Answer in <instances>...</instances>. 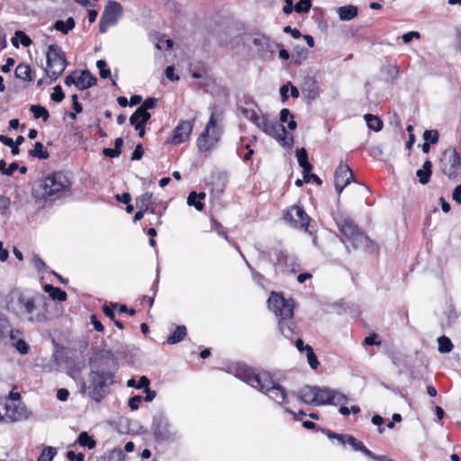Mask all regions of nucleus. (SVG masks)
<instances>
[{
	"label": "nucleus",
	"instance_id": "obj_1",
	"mask_svg": "<svg viewBox=\"0 0 461 461\" xmlns=\"http://www.w3.org/2000/svg\"><path fill=\"white\" fill-rule=\"evenodd\" d=\"M46 297L41 294H31L19 289L12 290L5 297L6 310L22 320L31 322H44L47 320Z\"/></svg>",
	"mask_w": 461,
	"mask_h": 461
},
{
	"label": "nucleus",
	"instance_id": "obj_2",
	"mask_svg": "<svg viewBox=\"0 0 461 461\" xmlns=\"http://www.w3.org/2000/svg\"><path fill=\"white\" fill-rule=\"evenodd\" d=\"M112 361L114 365L117 358L111 350L103 352L95 359L91 358L89 366L91 371L89 373V384L84 389L87 390L89 397L95 402H101L109 393V386L113 384L114 372L108 371L104 368L107 361Z\"/></svg>",
	"mask_w": 461,
	"mask_h": 461
},
{
	"label": "nucleus",
	"instance_id": "obj_3",
	"mask_svg": "<svg viewBox=\"0 0 461 461\" xmlns=\"http://www.w3.org/2000/svg\"><path fill=\"white\" fill-rule=\"evenodd\" d=\"M235 376L253 388L267 394L278 404L286 402V391L285 387L276 383L267 372H257L246 366L238 367Z\"/></svg>",
	"mask_w": 461,
	"mask_h": 461
},
{
	"label": "nucleus",
	"instance_id": "obj_4",
	"mask_svg": "<svg viewBox=\"0 0 461 461\" xmlns=\"http://www.w3.org/2000/svg\"><path fill=\"white\" fill-rule=\"evenodd\" d=\"M71 186L67 173L54 172L37 181L32 186V195L36 200L55 201L67 194Z\"/></svg>",
	"mask_w": 461,
	"mask_h": 461
},
{
	"label": "nucleus",
	"instance_id": "obj_5",
	"mask_svg": "<svg viewBox=\"0 0 461 461\" xmlns=\"http://www.w3.org/2000/svg\"><path fill=\"white\" fill-rule=\"evenodd\" d=\"M268 308L279 319L280 332L287 339L291 338L296 328L294 321V303L292 300L285 299L281 294L273 292L267 301Z\"/></svg>",
	"mask_w": 461,
	"mask_h": 461
},
{
	"label": "nucleus",
	"instance_id": "obj_6",
	"mask_svg": "<svg viewBox=\"0 0 461 461\" xmlns=\"http://www.w3.org/2000/svg\"><path fill=\"white\" fill-rule=\"evenodd\" d=\"M334 220L344 238L341 239L342 242L349 243L354 249L364 250L372 245L369 238L358 229L352 220L342 215L335 216Z\"/></svg>",
	"mask_w": 461,
	"mask_h": 461
},
{
	"label": "nucleus",
	"instance_id": "obj_7",
	"mask_svg": "<svg viewBox=\"0 0 461 461\" xmlns=\"http://www.w3.org/2000/svg\"><path fill=\"white\" fill-rule=\"evenodd\" d=\"M221 120V114L212 110L204 131L197 139L199 151L210 150L220 140L222 133Z\"/></svg>",
	"mask_w": 461,
	"mask_h": 461
},
{
	"label": "nucleus",
	"instance_id": "obj_8",
	"mask_svg": "<svg viewBox=\"0 0 461 461\" xmlns=\"http://www.w3.org/2000/svg\"><path fill=\"white\" fill-rule=\"evenodd\" d=\"M267 135L274 138L282 146L290 148L294 144V137L289 135L285 126L276 120H270L267 115L260 114L254 123Z\"/></svg>",
	"mask_w": 461,
	"mask_h": 461
},
{
	"label": "nucleus",
	"instance_id": "obj_9",
	"mask_svg": "<svg viewBox=\"0 0 461 461\" xmlns=\"http://www.w3.org/2000/svg\"><path fill=\"white\" fill-rule=\"evenodd\" d=\"M258 250L261 259H268L276 269L283 272L295 273L300 268L298 258L294 255L288 254L282 249H274L272 252L259 249Z\"/></svg>",
	"mask_w": 461,
	"mask_h": 461
},
{
	"label": "nucleus",
	"instance_id": "obj_10",
	"mask_svg": "<svg viewBox=\"0 0 461 461\" xmlns=\"http://www.w3.org/2000/svg\"><path fill=\"white\" fill-rule=\"evenodd\" d=\"M47 56V75L56 80L63 73L67 67V61L61 54L60 48L57 45H50L48 47Z\"/></svg>",
	"mask_w": 461,
	"mask_h": 461
},
{
	"label": "nucleus",
	"instance_id": "obj_11",
	"mask_svg": "<svg viewBox=\"0 0 461 461\" xmlns=\"http://www.w3.org/2000/svg\"><path fill=\"white\" fill-rule=\"evenodd\" d=\"M30 413L23 403H14L7 400L0 401V420L16 422L28 419Z\"/></svg>",
	"mask_w": 461,
	"mask_h": 461
},
{
	"label": "nucleus",
	"instance_id": "obj_12",
	"mask_svg": "<svg viewBox=\"0 0 461 461\" xmlns=\"http://www.w3.org/2000/svg\"><path fill=\"white\" fill-rule=\"evenodd\" d=\"M151 430L158 442L173 440L176 438V431L172 429L168 419L162 413L153 417Z\"/></svg>",
	"mask_w": 461,
	"mask_h": 461
},
{
	"label": "nucleus",
	"instance_id": "obj_13",
	"mask_svg": "<svg viewBox=\"0 0 461 461\" xmlns=\"http://www.w3.org/2000/svg\"><path fill=\"white\" fill-rule=\"evenodd\" d=\"M122 15V7L120 3L109 1L106 5L99 23V31L105 33L111 26H114Z\"/></svg>",
	"mask_w": 461,
	"mask_h": 461
},
{
	"label": "nucleus",
	"instance_id": "obj_14",
	"mask_svg": "<svg viewBox=\"0 0 461 461\" xmlns=\"http://www.w3.org/2000/svg\"><path fill=\"white\" fill-rule=\"evenodd\" d=\"M441 170L450 179L457 176L461 170V156L456 149L444 151Z\"/></svg>",
	"mask_w": 461,
	"mask_h": 461
},
{
	"label": "nucleus",
	"instance_id": "obj_15",
	"mask_svg": "<svg viewBox=\"0 0 461 461\" xmlns=\"http://www.w3.org/2000/svg\"><path fill=\"white\" fill-rule=\"evenodd\" d=\"M284 220L292 227L300 229L304 231L308 230L311 221L310 216L306 213L303 207L299 205L291 206L284 214Z\"/></svg>",
	"mask_w": 461,
	"mask_h": 461
},
{
	"label": "nucleus",
	"instance_id": "obj_16",
	"mask_svg": "<svg viewBox=\"0 0 461 461\" xmlns=\"http://www.w3.org/2000/svg\"><path fill=\"white\" fill-rule=\"evenodd\" d=\"M194 128V121H181L174 129L170 143L174 145L181 144L189 139Z\"/></svg>",
	"mask_w": 461,
	"mask_h": 461
},
{
	"label": "nucleus",
	"instance_id": "obj_17",
	"mask_svg": "<svg viewBox=\"0 0 461 461\" xmlns=\"http://www.w3.org/2000/svg\"><path fill=\"white\" fill-rule=\"evenodd\" d=\"M246 41L252 42L259 52H274V47H278V44H276L269 37L262 33L249 35Z\"/></svg>",
	"mask_w": 461,
	"mask_h": 461
},
{
	"label": "nucleus",
	"instance_id": "obj_18",
	"mask_svg": "<svg viewBox=\"0 0 461 461\" xmlns=\"http://www.w3.org/2000/svg\"><path fill=\"white\" fill-rule=\"evenodd\" d=\"M154 200L152 193L146 192L136 199V207L138 210H143L146 212H150L153 214H158L159 217L161 213L157 212V210L154 206Z\"/></svg>",
	"mask_w": 461,
	"mask_h": 461
},
{
	"label": "nucleus",
	"instance_id": "obj_19",
	"mask_svg": "<svg viewBox=\"0 0 461 461\" xmlns=\"http://www.w3.org/2000/svg\"><path fill=\"white\" fill-rule=\"evenodd\" d=\"M96 82V77L89 70L78 71L76 87L78 90H86L95 86Z\"/></svg>",
	"mask_w": 461,
	"mask_h": 461
},
{
	"label": "nucleus",
	"instance_id": "obj_20",
	"mask_svg": "<svg viewBox=\"0 0 461 461\" xmlns=\"http://www.w3.org/2000/svg\"><path fill=\"white\" fill-rule=\"evenodd\" d=\"M353 179V172L347 165L340 164L334 174V183L348 185Z\"/></svg>",
	"mask_w": 461,
	"mask_h": 461
},
{
	"label": "nucleus",
	"instance_id": "obj_21",
	"mask_svg": "<svg viewBox=\"0 0 461 461\" xmlns=\"http://www.w3.org/2000/svg\"><path fill=\"white\" fill-rule=\"evenodd\" d=\"M294 393L303 402L315 405L316 386L305 385Z\"/></svg>",
	"mask_w": 461,
	"mask_h": 461
},
{
	"label": "nucleus",
	"instance_id": "obj_22",
	"mask_svg": "<svg viewBox=\"0 0 461 461\" xmlns=\"http://www.w3.org/2000/svg\"><path fill=\"white\" fill-rule=\"evenodd\" d=\"M296 158L299 166L303 168V174L305 183L309 182V173L312 170V165L308 161V154L304 148L296 151Z\"/></svg>",
	"mask_w": 461,
	"mask_h": 461
},
{
	"label": "nucleus",
	"instance_id": "obj_23",
	"mask_svg": "<svg viewBox=\"0 0 461 461\" xmlns=\"http://www.w3.org/2000/svg\"><path fill=\"white\" fill-rule=\"evenodd\" d=\"M151 115L149 112L137 108L131 115L129 121L135 129H139L140 126L146 125Z\"/></svg>",
	"mask_w": 461,
	"mask_h": 461
},
{
	"label": "nucleus",
	"instance_id": "obj_24",
	"mask_svg": "<svg viewBox=\"0 0 461 461\" xmlns=\"http://www.w3.org/2000/svg\"><path fill=\"white\" fill-rule=\"evenodd\" d=\"M332 388L316 386L315 405H329Z\"/></svg>",
	"mask_w": 461,
	"mask_h": 461
},
{
	"label": "nucleus",
	"instance_id": "obj_25",
	"mask_svg": "<svg viewBox=\"0 0 461 461\" xmlns=\"http://www.w3.org/2000/svg\"><path fill=\"white\" fill-rule=\"evenodd\" d=\"M347 444H348L355 451H360L365 456H369L371 458H375L376 456L372 451H370L361 441L357 440L353 436H347L346 438Z\"/></svg>",
	"mask_w": 461,
	"mask_h": 461
},
{
	"label": "nucleus",
	"instance_id": "obj_26",
	"mask_svg": "<svg viewBox=\"0 0 461 461\" xmlns=\"http://www.w3.org/2000/svg\"><path fill=\"white\" fill-rule=\"evenodd\" d=\"M337 13L341 21H350L357 15V7L351 5L341 6Z\"/></svg>",
	"mask_w": 461,
	"mask_h": 461
},
{
	"label": "nucleus",
	"instance_id": "obj_27",
	"mask_svg": "<svg viewBox=\"0 0 461 461\" xmlns=\"http://www.w3.org/2000/svg\"><path fill=\"white\" fill-rule=\"evenodd\" d=\"M205 193H196L194 191H192L187 197V204L189 206H194L197 211H203V203H202V200L205 198Z\"/></svg>",
	"mask_w": 461,
	"mask_h": 461
},
{
	"label": "nucleus",
	"instance_id": "obj_28",
	"mask_svg": "<svg viewBox=\"0 0 461 461\" xmlns=\"http://www.w3.org/2000/svg\"><path fill=\"white\" fill-rule=\"evenodd\" d=\"M43 290L49 294L51 299L59 302H65L67 300V293L59 287H55L52 285H45Z\"/></svg>",
	"mask_w": 461,
	"mask_h": 461
},
{
	"label": "nucleus",
	"instance_id": "obj_29",
	"mask_svg": "<svg viewBox=\"0 0 461 461\" xmlns=\"http://www.w3.org/2000/svg\"><path fill=\"white\" fill-rule=\"evenodd\" d=\"M75 27V20L68 17L66 21L58 20L55 22L53 28L63 34H68Z\"/></svg>",
	"mask_w": 461,
	"mask_h": 461
},
{
	"label": "nucleus",
	"instance_id": "obj_30",
	"mask_svg": "<svg viewBox=\"0 0 461 461\" xmlns=\"http://www.w3.org/2000/svg\"><path fill=\"white\" fill-rule=\"evenodd\" d=\"M29 155L39 159H47L50 157L48 150L41 142H35L34 148L29 150Z\"/></svg>",
	"mask_w": 461,
	"mask_h": 461
},
{
	"label": "nucleus",
	"instance_id": "obj_31",
	"mask_svg": "<svg viewBox=\"0 0 461 461\" xmlns=\"http://www.w3.org/2000/svg\"><path fill=\"white\" fill-rule=\"evenodd\" d=\"M349 402L348 397L339 390L332 389L330 402L329 405H347Z\"/></svg>",
	"mask_w": 461,
	"mask_h": 461
},
{
	"label": "nucleus",
	"instance_id": "obj_32",
	"mask_svg": "<svg viewBox=\"0 0 461 461\" xmlns=\"http://www.w3.org/2000/svg\"><path fill=\"white\" fill-rule=\"evenodd\" d=\"M32 69L27 64H19L14 71L15 77L23 81H32Z\"/></svg>",
	"mask_w": 461,
	"mask_h": 461
},
{
	"label": "nucleus",
	"instance_id": "obj_33",
	"mask_svg": "<svg viewBox=\"0 0 461 461\" xmlns=\"http://www.w3.org/2000/svg\"><path fill=\"white\" fill-rule=\"evenodd\" d=\"M186 335V328L184 325L177 326L175 331L167 338L168 344H176L184 339Z\"/></svg>",
	"mask_w": 461,
	"mask_h": 461
},
{
	"label": "nucleus",
	"instance_id": "obj_34",
	"mask_svg": "<svg viewBox=\"0 0 461 461\" xmlns=\"http://www.w3.org/2000/svg\"><path fill=\"white\" fill-rule=\"evenodd\" d=\"M364 119L366 122L367 127L375 131H379L383 128V122L380 118L375 115L367 113L365 114Z\"/></svg>",
	"mask_w": 461,
	"mask_h": 461
},
{
	"label": "nucleus",
	"instance_id": "obj_35",
	"mask_svg": "<svg viewBox=\"0 0 461 461\" xmlns=\"http://www.w3.org/2000/svg\"><path fill=\"white\" fill-rule=\"evenodd\" d=\"M30 111L33 113L35 119L41 118L44 122H47L50 117L49 111L39 104L31 105Z\"/></svg>",
	"mask_w": 461,
	"mask_h": 461
},
{
	"label": "nucleus",
	"instance_id": "obj_36",
	"mask_svg": "<svg viewBox=\"0 0 461 461\" xmlns=\"http://www.w3.org/2000/svg\"><path fill=\"white\" fill-rule=\"evenodd\" d=\"M77 442L80 446L86 447L88 449H93L95 447V439L90 437L86 432H81L78 436Z\"/></svg>",
	"mask_w": 461,
	"mask_h": 461
},
{
	"label": "nucleus",
	"instance_id": "obj_37",
	"mask_svg": "<svg viewBox=\"0 0 461 461\" xmlns=\"http://www.w3.org/2000/svg\"><path fill=\"white\" fill-rule=\"evenodd\" d=\"M438 351L440 353H448L453 348V344L451 340L446 336H441L438 339Z\"/></svg>",
	"mask_w": 461,
	"mask_h": 461
},
{
	"label": "nucleus",
	"instance_id": "obj_38",
	"mask_svg": "<svg viewBox=\"0 0 461 461\" xmlns=\"http://www.w3.org/2000/svg\"><path fill=\"white\" fill-rule=\"evenodd\" d=\"M241 113L245 118L255 123L260 114H258V110L254 106H248L241 108Z\"/></svg>",
	"mask_w": 461,
	"mask_h": 461
},
{
	"label": "nucleus",
	"instance_id": "obj_39",
	"mask_svg": "<svg viewBox=\"0 0 461 461\" xmlns=\"http://www.w3.org/2000/svg\"><path fill=\"white\" fill-rule=\"evenodd\" d=\"M305 355H306L307 361H308V364L311 366V368L314 369V370L317 369V367L320 365V362L311 346L306 347Z\"/></svg>",
	"mask_w": 461,
	"mask_h": 461
},
{
	"label": "nucleus",
	"instance_id": "obj_40",
	"mask_svg": "<svg viewBox=\"0 0 461 461\" xmlns=\"http://www.w3.org/2000/svg\"><path fill=\"white\" fill-rule=\"evenodd\" d=\"M57 454V449L52 447H46L42 449L38 461H52L53 457Z\"/></svg>",
	"mask_w": 461,
	"mask_h": 461
},
{
	"label": "nucleus",
	"instance_id": "obj_41",
	"mask_svg": "<svg viewBox=\"0 0 461 461\" xmlns=\"http://www.w3.org/2000/svg\"><path fill=\"white\" fill-rule=\"evenodd\" d=\"M312 7V0H300L294 5L297 14L308 13Z\"/></svg>",
	"mask_w": 461,
	"mask_h": 461
},
{
	"label": "nucleus",
	"instance_id": "obj_42",
	"mask_svg": "<svg viewBox=\"0 0 461 461\" xmlns=\"http://www.w3.org/2000/svg\"><path fill=\"white\" fill-rule=\"evenodd\" d=\"M96 67L99 69V75L102 78H108L111 77V70L107 68V63L104 60H97Z\"/></svg>",
	"mask_w": 461,
	"mask_h": 461
},
{
	"label": "nucleus",
	"instance_id": "obj_43",
	"mask_svg": "<svg viewBox=\"0 0 461 461\" xmlns=\"http://www.w3.org/2000/svg\"><path fill=\"white\" fill-rule=\"evenodd\" d=\"M11 199L5 195H0V214L8 215L10 212Z\"/></svg>",
	"mask_w": 461,
	"mask_h": 461
},
{
	"label": "nucleus",
	"instance_id": "obj_44",
	"mask_svg": "<svg viewBox=\"0 0 461 461\" xmlns=\"http://www.w3.org/2000/svg\"><path fill=\"white\" fill-rule=\"evenodd\" d=\"M305 86H308L307 88L306 87H303V91H307L308 94H307V97L311 98V99H314L316 98L317 96V91L314 89V86H315V81L312 80V78H309L306 82H305Z\"/></svg>",
	"mask_w": 461,
	"mask_h": 461
},
{
	"label": "nucleus",
	"instance_id": "obj_45",
	"mask_svg": "<svg viewBox=\"0 0 461 461\" xmlns=\"http://www.w3.org/2000/svg\"><path fill=\"white\" fill-rule=\"evenodd\" d=\"M124 457H125V455L121 448L113 449L109 453L108 456H106L107 460H110V461H123Z\"/></svg>",
	"mask_w": 461,
	"mask_h": 461
},
{
	"label": "nucleus",
	"instance_id": "obj_46",
	"mask_svg": "<svg viewBox=\"0 0 461 461\" xmlns=\"http://www.w3.org/2000/svg\"><path fill=\"white\" fill-rule=\"evenodd\" d=\"M339 412L343 416H348L350 412L357 414L360 412V407L358 405H352L350 408H348L346 405H340Z\"/></svg>",
	"mask_w": 461,
	"mask_h": 461
},
{
	"label": "nucleus",
	"instance_id": "obj_47",
	"mask_svg": "<svg viewBox=\"0 0 461 461\" xmlns=\"http://www.w3.org/2000/svg\"><path fill=\"white\" fill-rule=\"evenodd\" d=\"M423 139L425 141H429L431 144H435L438 140V132L437 131L426 130L423 132Z\"/></svg>",
	"mask_w": 461,
	"mask_h": 461
},
{
	"label": "nucleus",
	"instance_id": "obj_48",
	"mask_svg": "<svg viewBox=\"0 0 461 461\" xmlns=\"http://www.w3.org/2000/svg\"><path fill=\"white\" fill-rule=\"evenodd\" d=\"M308 51L305 48H301L299 50H296V56L295 54H292V59L294 60V64H301L303 59H305L307 58Z\"/></svg>",
	"mask_w": 461,
	"mask_h": 461
},
{
	"label": "nucleus",
	"instance_id": "obj_49",
	"mask_svg": "<svg viewBox=\"0 0 461 461\" xmlns=\"http://www.w3.org/2000/svg\"><path fill=\"white\" fill-rule=\"evenodd\" d=\"M50 98L52 101L60 103L65 98V94L62 91V88L60 86H56L53 88V93L50 95Z\"/></svg>",
	"mask_w": 461,
	"mask_h": 461
},
{
	"label": "nucleus",
	"instance_id": "obj_50",
	"mask_svg": "<svg viewBox=\"0 0 461 461\" xmlns=\"http://www.w3.org/2000/svg\"><path fill=\"white\" fill-rule=\"evenodd\" d=\"M157 103H158V99L157 98L149 97L138 108L141 109L142 111L148 112V110L153 109L156 106Z\"/></svg>",
	"mask_w": 461,
	"mask_h": 461
},
{
	"label": "nucleus",
	"instance_id": "obj_51",
	"mask_svg": "<svg viewBox=\"0 0 461 461\" xmlns=\"http://www.w3.org/2000/svg\"><path fill=\"white\" fill-rule=\"evenodd\" d=\"M237 249L238 251L240 252V256L242 257V258L245 260L246 262V265L248 266V267L250 269L251 273H252V276L254 278V280H256L258 283H259L262 279H263V276L257 272L252 267L251 265L249 263V261L246 259V258L244 257V255L242 254V252L240 251V248L237 247Z\"/></svg>",
	"mask_w": 461,
	"mask_h": 461
},
{
	"label": "nucleus",
	"instance_id": "obj_52",
	"mask_svg": "<svg viewBox=\"0 0 461 461\" xmlns=\"http://www.w3.org/2000/svg\"><path fill=\"white\" fill-rule=\"evenodd\" d=\"M32 263L38 272H42L46 268L45 262L38 255H33Z\"/></svg>",
	"mask_w": 461,
	"mask_h": 461
},
{
	"label": "nucleus",
	"instance_id": "obj_53",
	"mask_svg": "<svg viewBox=\"0 0 461 461\" xmlns=\"http://www.w3.org/2000/svg\"><path fill=\"white\" fill-rule=\"evenodd\" d=\"M15 36L18 37V39L21 41V44L24 47H29L32 44V40L28 35L25 34L23 31H16Z\"/></svg>",
	"mask_w": 461,
	"mask_h": 461
},
{
	"label": "nucleus",
	"instance_id": "obj_54",
	"mask_svg": "<svg viewBox=\"0 0 461 461\" xmlns=\"http://www.w3.org/2000/svg\"><path fill=\"white\" fill-rule=\"evenodd\" d=\"M117 303H111L110 305H104L103 312L111 320H115L114 309L116 308Z\"/></svg>",
	"mask_w": 461,
	"mask_h": 461
},
{
	"label": "nucleus",
	"instance_id": "obj_55",
	"mask_svg": "<svg viewBox=\"0 0 461 461\" xmlns=\"http://www.w3.org/2000/svg\"><path fill=\"white\" fill-rule=\"evenodd\" d=\"M416 176H418L419 182L421 185H426L427 183H429L431 176L428 172L424 171L422 168L418 169L416 171Z\"/></svg>",
	"mask_w": 461,
	"mask_h": 461
},
{
	"label": "nucleus",
	"instance_id": "obj_56",
	"mask_svg": "<svg viewBox=\"0 0 461 461\" xmlns=\"http://www.w3.org/2000/svg\"><path fill=\"white\" fill-rule=\"evenodd\" d=\"M420 38V33L419 32L411 31L407 33L402 34V39L404 43L408 44L411 41L412 39L419 40Z\"/></svg>",
	"mask_w": 461,
	"mask_h": 461
},
{
	"label": "nucleus",
	"instance_id": "obj_57",
	"mask_svg": "<svg viewBox=\"0 0 461 461\" xmlns=\"http://www.w3.org/2000/svg\"><path fill=\"white\" fill-rule=\"evenodd\" d=\"M14 346L17 351L23 355H25L29 352V346L23 339H18Z\"/></svg>",
	"mask_w": 461,
	"mask_h": 461
},
{
	"label": "nucleus",
	"instance_id": "obj_58",
	"mask_svg": "<svg viewBox=\"0 0 461 461\" xmlns=\"http://www.w3.org/2000/svg\"><path fill=\"white\" fill-rule=\"evenodd\" d=\"M142 401V397L140 395H134L129 400V406L132 411H136L139 409L140 403Z\"/></svg>",
	"mask_w": 461,
	"mask_h": 461
},
{
	"label": "nucleus",
	"instance_id": "obj_59",
	"mask_svg": "<svg viewBox=\"0 0 461 461\" xmlns=\"http://www.w3.org/2000/svg\"><path fill=\"white\" fill-rule=\"evenodd\" d=\"M144 149L141 144H138L135 147V149L133 150L131 154V160H140L143 157Z\"/></svg>",
	"mask_w": 461,
	"mask_h": 461
},
{
	"label": "nucleus",
	"instance_id": "obj_60",
	"mask_svg": "<svg viewBox=\"0 0 461 461\" xmlns=\"http://www.w3.org/2000/svg\"><path fill=\"white\" fill-rule=\"evenodd\" d=\"M165 74L167 79L176 82L179 80V77L175 75V68L173 66L167 67Z\"/></svg>",
	"mask_w": 461,
	"mask_h": 461
},
{
	"label": "nucleus",
	"instance_id": "obj_61",
	"mask_svg": "<svg viewBox=\"0 0 461 461\" xmlns=\"http://www.w3.org/2000/svg\"><path fill=\"white\" fill-rule=\"evenodd\" d=\"M364 344L367 346H372L380 345L381 342L377 340V335L375 333H372L365 338Z\"/></svg>",
	"mask_w": 461,
	"mask_h": 461
},
{
	"label": "nucleus",
	"instance_id": "obj_62",
	"mask_svg": "<svg viewBox=\"0 0 461 461\" xmlns=\"http://www.w3.org/2000/svg\"><path fill=\"white\" fill-rule=\"evenodd\" d=\"M283 31L285 33H290L292 35V37L294 39H299L300 37H302V33L298 29L292 28L289 25L284 27Z\"/></svg>",
	"mask_w": 461,
	"mask_h": 461
},
{
	"label": "nucleus",
	"instance_id": "obj_63",
	"mask_svg": "<svg viewBox=\"0 0 461 461\" xmlns=\"http://www.w3.org/2000/svg\"><path fill=\"white\" fill-rule=\"evenodd\" d=\"M67 457L68 461H84L85 455L83 453L76 454L73 451H68L67 453Z\"/></svg>",
	"mask_w": 461,
	"mask_h": 461
},
{
	"label": "nucleus",
	"instance_id": "obj_64",
	"mask_svg": "<svg viewBox=\"0 0 461 461\" xmlns=\"http://www.w3.org/2000/svg\"><path fill=\"white\" fill-rule=\"evenodd\" d=\"M452 198L458 204H461V185H458L455 187L453 194H452Z\"/></svg>",
	"mask_w": 461,
	"mask_h": 461
}]
</instances>
